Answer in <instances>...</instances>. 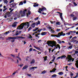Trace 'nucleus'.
<instances>
[{
    "mask_svg": "<svg viewBox=\"0 0 78 78\" xmlns=\"http://www.w3.org/2000/svg\"><path fill=\"white\" fill-rule=\"evenodd\" d=\"M61 59V56H59L56 59V60H58V59Z\"/></svg>",
    "mask_w": 78,
    "mask_h": 78,
    "instance_id": "36",
    "label": "nucleus"
},
{
    "mask_svg": "<svg viewBox=\"0 0 78 78\" xmlns=\"http://www.w3.org/2000/svg\"><path fill=\"white\" fill-rule=\"evenodd\" d=\"M56 24L57 25H61V23H60V22H56Z\"/></svg>",
    "mask_w": 78,
    "mask_h": 78,
    "instance_id": "29",
    "label": "nucleus"
},
{
    "mask_svg": "<svg viewBox=\"0 0 78 78\" xmlns=\"http://www.w3.org/2000/svg\"><path fill=\"white\" fill-rule=\"evenodd\" d=\"M38 19H39V17H37V18H35L34 19V20H38Z\"/></svg>",
    "mask_w": 78,
    "mask_h": 78,
    "instance_id": "43",
    "label": "nucleus"
},
{
    "mask_svg": "<svg viewBox=\"0 0 78 78\" xmlns=\"http://www.w3.org/2000/svg\"><path fill=\"white\" fill-rule=\"evenodd\" d=\"M72 47H73V45H71L70 46H69V48L70 49H71V48H72Z\"/></svg>",
    "mask_w": 78,
    "mask_h": 78,
    "instance_id": "35",
    "label": "nucleus"
},
{
    "mask_svg": "<svg viewBox=\"0 0 78 78\" xmlns=\"http://www.w3.org/2000/svg\"><path fill=\"white\" fill-rule=\"evenodd\" d=\"M11 32V30H9V31H8L7 32H5V34H8V33H9Z\"/></svg>",
    "mask_w": 78,
    "mask_h": 78,
    "instance_id": "22",
    "label": "nucleus"
},
{
    "mask_svg": "<svg viewBox=\"0 0 78 78\" xmlns=\"http://www.w3.org/2000/svg\"><path fill=\"white\" fill-rule=\"evenodd\" d=\"M24 27V26L23 25H21L20 26H19L18 27H17V29H18V30H22L23 29Z\"/></svg>",
    "mask_w": 78,
    "mask_h": 78,
    "instance_id": "6",
    "label": "nucleus"
},
{
    "mask_svg": "<svg viewBox=\"0 0 78 78\" xmlns=\"http://www.w3.org/2000/svg\"><path fill=\"white\" fill-rule=\"evenodd\" d=\"M34 5H33L34 7H37V6H39V5L38 4H37L36 3H34Z\"/></svg>",
    "mask_w": 78,
    "mask_h": 78,
    "instance_id": "11",
    "label": "nucleus"
},
{
    "mask_svg": "<svg viewBox=\"0 0 78 78\" xmlns=\"http://www.w3.org/2000/svg\"><path fill=\"white\" fill-rule=\"evenodd\" d=\"M69 28H70V27L68 28L67 29H66L65 30V31H68V30H69Z\"/></svg>",
    "mask_w": 78,
    "mask_h": 78,
    "instance_id": "45",
    "label": "nucleus"
},
{
    "mask_svg": "<svg viewBox=\"0 0 78 78\" xmlns=\"http://www.w3.org/2000/svg\"><path fill=\"white\" fill-rule=\"evenodd\" d=\"M70 62H71V60H72V61H74V58H70Z\"/></svg>",
    "mask_w": 78,
    "mask_h": 78,
    "instance_id": "24",
    "label": "nucleus"
},
{
    "mask_svg": "<svg viewBox=\"0 0 78 78\" xmlns=\"http://www.w3.org/2000/svg\"><path fill=\"white\" fill-rule=\"evenodd\" d=\"M28 67V66L26 65L24 66L22 68L23 70H25V69H27V67Z\"/></svg>",
    "mask_w": 78,
    "mask_h": 78,
    "instance_id": "14",
    "label": "nucleus"
},
{
    "mask_svg": "<svg viewBox=\"0 0 78 78\" xmlns=\"http://www.w3.org/2000/svg\"><path fill=\"white\" fill-rule=\"evenodd\" d=\"M46 73V71L44 70L41 73H42V74H44V73Z\"/></svg>",
    "mask_w": 78,
    "mask_h": 78,
    "instance_id": "33",
    "label": "nucleus"
},
{
    "mask_svg": "<svg viewBox=\"0 0 78 78\" xmlns=\"http://www.w3.org/2000/svg\"><path fill=\"white\" fill-rule=\"evenodd\" d=\"M4 3H6V4H7L8 3V1L7 0H5Z\"/></svg>",
    "mask_w": 78,
    "mask_h": 78,
    "instance_id": "34",
    "label": "nucleus"
},
{
    "mask_svg": "<svg viewBox=\"0 0 78 78\" xmlns=\"http://www.w3.org/2000/svg\"><path fill=\"white\" fill-rule=\"evenodd\" d=\"M54 42L55 41H48L47 44H48V46H50L51 47V45L54 44Z\"/></svg>",
    "mask_w": 78,
    "mask_h": 78,
    "instance_id": "5",
    "label": "nucleus"
},
{
    "mask_svg": "<svg viewBox=\"0 0 78 78\" xmlns=\"http://www.w3.org/2000/svg\"><path fill=\"white\" fill-rule=\"evenodd\" d=\"M20 3L19 4V5H23V2H20Z\"/></svg>",
    "mask_w": 78,
    "mask_h": 78,
    "instance_id": "26",
    "label": "nucleus"
},
{
    "mask_svg": "<svg viewBox=\"0 0 78 78\" xmlns=\"http://www.w3.org/2000/svg\"><path fill=\"white\" fill-rule=\"evenodd\" d=\"M0 39H2V40L3 41L4 40V37H0Z\"/></svg>",
    "mask_w": 78,
    "mask_h": 78,
    "instance_id": "50",
    "label": "nucleus"
},
{
    "mask_svg": "<svg viewBox=\"0 0 78 78\" xmlns=\"http://www.w3.org/2000/svg\"><path fill=\"white\" fill-rule=\"evenodd\" d=\"M27 11V10L25 9L23 11V14L21 15V16H25V14H26V11Z\"/></svg>",
    "mask_w": 78,
    "mask_h": 78,
    "instance_id": "7",
    "label": "nucleus"
},
{
    "mask_svg": "<svg viewBox=\"0 0 78 78\" xmlns=\"http://www.w3.org/2000/svg\"><path fill=\"white\" fill-rule=\"evenodd\" d=\"M28 14L29 15H30V14H31V12H30V10H29L28 11Z\"/></svg>",
    "mask_w": 78,
    "mask_h": 78,
    "instance_id": "38",
    "label": "nucleus"
},
{
    "mask_svg": "<svg viewBox=\"0 0 78 78\" xmlns=\"http://www.w3.org/2000/svg\"><path fill=\"white\" fill-rule=\"evenodd\" d=\"M48 29H49V30H51V29H52V28L51 27H48Z\"/></svg>",
    "mask_w": 78,
    "mask_h": 78,
    "instance_id": "37",
    "label": "nucleus"
},
{
    "mask_svg": "<svg viewBox=\"0 0 78 78\" xmlns=\"http://www.w3.org/2000/svg\"><path fill=\"white\" fill-rule=\"evenodd\" d=\"M76 41H77L76 40H73V43H75V42H76Z\"/></svg>",
    "mask_w": 78,
    "mask_h": 78,
    "instance_id": "52",
    "label": "nucleus"
},
{
    "mask_svg": "<svg viewBox=\"0 0 78 78\" xmlns=\"http://www.w3.org/2000/svg\"><path fill=\"white\" fill-rule=\"evenodd\" d=\"M38 25L41 24V23L40 22V21H38Z\"/></svg>",
    "mask_w": 78,
    "mask_h": 78,
    "instance_id": "53",
    "label": "nucleus"
},
{
    "mask_svg": "<svg viewBox=\"0 0 78 78\" xmlns=\"http://www.w3.org/2000/svg\"><path fill=\"white\" fill-rule=\"evenodd\" d=\"M34 63H35V60L33 59L30 62V64H34Z\"/></svg>",
    "mask_w": 78,
    "mask_h": 78,
    "instance_id": "15",
    "label": "nucleus"
},
{
    "mask_svg": "<svg viewBox=\"0 0 78 78\" xmlns=\"http://www.w3.org/2000/svg\"><path fill=\"white\" fill-rule=\"evenodd\" d=\"M32 50H33V48H30L29 49V51H30V52H31L32 51Z\"/></svg>",
    "mask_w": 78,
    "mask_h": 78,
    "instance_id": "44",
    "label": "nucleus"
},
{
    "mask_svg": "<svg viewBox=\"0 0 78 78\" xmlns=\"http://www.w3.org/2000/svg\"><path fill=\"white\" fill-rule=\"evenodd\" d=\"M17 38H21L22 39H25V37H22L20 36H16L15 37H8V38L6 39V40L8 41V40H11V39H16Z\"/></svg>",
    "mask_w": 78,
    "mask_h": 78,
    "instance_id": "1",
    "label": "nucleus"
},
{
    "mask_svg": "<svg viewBox=\"0 0 78 78\" xmlns=\"http://www.w3.org/2000/svg\"><path fill=\"white\" fill-rule=\"evenodd\" d=\"M77 19V18L76 17H74L73 18V20L74 21L76 20V19Z\"/></svg>",
    "mask_w": 78,
    "mask_h": 78,
    "instance_id": "28",
    "label": "nucleus"
},
{
    "mask_svg": "<svg viewBox=\"0 0 78 78\" xmlns=\"http://www.w3.org/2000/svg\"><path fill=\"white\" fill-rule=\"evenodd\" d=\"M23 3H24V4H25V3H27V1H24V2H23Z\"/></svg>",
    "mask_w": 78,
    "mask_h": 78,
    "instance_id": "62",
    "label": "nucleus"
},
{
    "mask_svg": "<svg viewBox=\"0 0 78 78\" xmlns=\"http://www.w3.org/2000/svg\"><path fill=\"white\" fill-rule=\"evenodd\" d=\"M14 5H12V7H14V6H16V4L15 3H14Z\"/></svg>",
    "mask_w": 78,
    "mask_h": 78,
    "instance_id": "49",
    "label": "nucleus"
},
{
    "mask_svg": "<svg viewBox=\"0 0 78 78\" xmlns=\"http://www.w3.org/2000/svg\"><path fill=\"white\" fill-rule=\"evenodd\" d=\"M55 22H56V21H53L51 23H55Z\"/></svg>",
    "mask_w": 78,
    "mask_h": 78,
    "instance_id": "57",
    "label": "nucleus"
},
{
    "mask_svg": "<svg viewBox=\"0 0 78 78\" xmlns=\"http://www.w3.org/2000/svg\"><path fill=\"white\" fill-rule=\"evenodd\" d=\"M51 37H57L58 36L57 35H51Z\"/></svg>",
    "mask_w": 78,
    "mask_h": 78,
    "instance_id": "21",
    "label": "nucleus"
},
{
    "mask_svg": "<svg viewBox=\"0 0 78 78\" xmlns=\"http://www.w3.org/2000/svg\"><path fill=\"white\" fill-rule=\"evenodd\" d=\"M10 13H10V12H7L5 14V15H7L8 17H10V15H9V14H10Z\"/></svg>",
    "mask_w": 78,
    "mask_h": 78,
    "instance_id": "18",
    "label": "nucleus"
},
{
    "mask_svg": "<svg viewBox=\"0 0 78 78\" xmlns=\"http://www.w3.org/2000/svg\"><path fill=\"white\" fill-rule=\"evenodd\" d=\"M37 69V67H30L29 68V70H33V69Z\"/></svg>",
    "mask_w": 78,
    "mask_h": 78,
    "instance_id": "12",
    "label": "nucleus"
},
{
    "mask_svg": "<svg viewBox=\"0 0 78 78\" xmlns=\"http://www.w3.org/2000/svg\"><path fill=\"white\" fill-rule=\"evenodd\" d=\"M56 76H57V75H56V74H53L52 76V77L55 78V77H56Z\"/></svg>",
    "mask_w": 78,
    "mask_h": 78,
    "instance_id": "27",
    "label": "nucleus"
},
{
    "mask_svg": "<svg viewBox=\"0 0 78 78\" xmlns=\"http://www.w3.org/2000/svg\"><path fill=\"white\" fill-rule=\"evenodd\" d=\"M36 23H33L32 25V27L33 28H34L35 27V26H36Z\"/></svg>",
    "mask_w": 78,
    "mask_h": 78,
    "instance_id": "19",
    "label": "nucleus"
},
{
    "mask_svg": "<svg viewBox=\"0 0 78 78\" xmlns=\"http://www.w3.org/2000/svg\"><path fill=\"white\" fill-rule=\"evenodd\" d=\"M62 41H59L58 42V44H61Z\"/></svg>",
    "mask_w": 78,
    "mask_h": 78,
    "instance_id": "46",
    "label": "nucleus"
},
{
    "mask_svg": "<svg viewBox=\"0 0 78 78\" xmlns=\"http://www.w3.org/2000/svg\"><path fill=\"white\" fill-rule=\"evenodd\" d=\"M39 29V27H35V29L37 31L38 29Z\"/></svg>",
    "mask_w": 78,
    "mask_h": 78,
    "instance_id": "56",
    "label": "nucleus"
},
{
    "mask_svg": "<svg viewBox=\"0 0 78 78\" xmlns=\"http://www.w3.org/2000/svg\"><path fill=\"white\" fill-rule=\"evenodd\" d=\"M34 47L36 48V49H37V50H41V49L40 48H39L38 47H36L35 46H34Z\"/></svg>",
    "mask_w": 78,
    "mask_h": 78,
    "instance_id": "16",
    "label": "nucleus"
},
{
    "mask_svg": "<svg viewBox=\"0 0 78 78\" xmlns=\"http://www.w3.org/2000/svg\"><path fill=\"white\" fill-rule=\"evenodd\" d=\"M31 29H32V27H30L29 28L28 31H30V30H31Z\"/></svg>",
    "mask_w": 78,
    "mask_h": 78,
    "instance_id": "32",
    "label": "nucleus"
},
{
    "mask_svg": "<svg viewBox=\"0 0 78 78\" xmlns=\"http://www.w3.org/2000/svg\"><path fill=\"white\" fill-rule=\"evenodd\" d=\"M23 64H20V67H22V66H23Z\"/></svg>",
    "mask_w": 78,
    "mask_h": 78,
    "instance_id": "61",
    "label": "nucleus"
},
{
    "mask_svg": "<svg viewBox=\"0 0 78 78\" xmlns=\"http://www.w3.org/2000/svg\"><path fill=\"white\" fill-rule=\"evenodd\" d=\"M70 16L71 17H75V15H73V14H71L70 15Z\"/></svg>",
    "mask_w": 78,
    "mask_h": 78,
    "instance_id": "39",
    "label": "nucleus"
},
{
    "mask_svg": "<svg viewBox=\"0 0 78 78\" xmlns=\"http://www.w3.org/2000/svg\"><path fill=\"white\" fill-rule=\"evenodd\" d=\"M70 75H71V76H73V73H71L70 74Z\"/></svg>",
    "mask_w": 78,
    "mask_h": 78,
    "instance_id": "63",
    "label": "nucleus"
},
{
    "mask_svg": "<svg viewBox=\"0 0 78 78\" xmlns=\"http://www.w3.org/2000/svg\"><path fill=\"white\" fill-rule=\"evenodd\" d=\"M60 15V17L62 21H63V22H64V21H63V18H62V13H59Z\"/></svg>",
    "mask_w": 78,
    "mask_h": 78,
    "instance_id": "10",
    "label": "nucleus"
},
{
    "mask_svg": "<svg viewBox=\"0 0 78 78\" xmlns=\"http://www.w3.org/2000/svg\"><path fill=\"white\" fill-rule=\"evenodd\" d=\"M51 31L52 33H55L54 32H55V30L53 29H51Z\"/></svg>",
    "mask_w": 78,
    "mask_h": 78,
    "instance_id": "25",
    "label": "nucleus"
},
{
    "mask_svg": "<svg viewBox=\"0 0 78 78\" xmlns=\"http://www.w3.org/2000/svg\"><path fill=\"white\" fill-rule=\"evenodd\" d=\"M41 34L42 35V36H44V35H46V34H47V32H42L41 33Z\"/></svg>",
    "mask_w": 78,
    "mask_h": 78,
    "instance_id": "13",
    "label": "nucleus"
},
{
    "mask_svg": "<svg viewBox=\"0 0 78 78\" xmlns=\"http://www.w3.org/2000/svg\"><path fill=\"white\" fill-rule=\"evenodd\" d=\"M42 6V8H40L38 10V12H39V13H42V12L41 11H42V12H44V11H47V9L44 7V6Z\"/></svg>",
    "mask_w": 78,
    "mask_h": 78,
    "instance_id": "2",
    "label": "nucleus"
},
{
    "mask_svg": "<svg viewBox=\"0 0 78 78\" xmlns=\"http://www.w3.org/2000/svg\"><path fill=\"white\" fill-rule=\"evenodd\" d=\"M37 32H38V33H39L41 31V30H38L37 31Z\"/></svg>",
    "mask_w": 78,
    "mask_h": 78,
    "instance_id": "64",
    "label": "nucleus"
},
{
    "mask_svg": "<svg viewBox=\"0 0 78 78\" xmlns=\"http://www.w3.org/2000/svg\"><path fill=\"white\" fill-rule=\"evenodd\" d=\"M52 58H53V59L54 60L55 59V55H54L53 56H52Z\"/></svg>",
    "mask_w": 78,
    "mask_h": 78,
    "instance_id": "55",
    "label": "nucleus"
},
{
    "mask_svg": "<svg viewBox=\"0 0 78 78\" xmlns=\"http://www.w3.org/2000/svg\"><path fill=\"white\" fill-rule=\"evenodd\" d=\"M30 23L28 22H26L25 23H23L21 24V25H23V26H27L28 27H30Z\"/></svg>",
    "mask_w": 78,
    "mask_h": 78,
    "instance_id": "3",
    "label": "nucleus"
},
{
    "mask_svg": "<svg viewBox=\"0 0 78 78\" xmlns=\"http://www.w3.org/2000/svg\"><path fill=\"white\" fill-rule=\"evenodd\" d=\"M52 70L53 72H55V71L56 70V68H55L53 69Z\"/></svg>",
    "mask_w": 78,
    "mask_h": 78,
    "instance_id": "31",
    "label": "nucleus"
},
{
    "mask_svg": "<svg viewBox=\"0 0 78 78\" xmlns=\"http://www.w3.org/2000/svg\"><path fill=\"white\" fill-rule=\"evenodd\" d=\"M73 4L75 5V6H77V4H76V3L73 2Z\"/></svg>",
    "mask_w": 78,
    "mask_h": 78,
    "instance_id": "47",
    "label": "nucleus"
},
{
    "mask_svg": "<svg viewBox=\"0 0 78 78\" xmlns=\"http://www.w3.org/2000/svg\"><path fill=\"white\" fill-rule=\"evenodd\" d=\"M43 58H44V60L45 61H46L47 60V56H46L45 57H44Z\"/></svg>",
    "mask_w": 78,
    "mask_h": 78,
    "instance_id": "23",
    "label": "nucleus"
},
{
    "mask_svg": "<svg viewBox=\"0 0 78 78\" xmlns=\"http://www.w3.org/2000/svg\"><path fill=\"white\" fill-rule=\"evenodd\" d=\"M57 47L59 49H60L61 48V47H60V45L59 44H57Z\"/></svg>",
    "mask_w": 78,
    "mask_h": 78,
    "instance_id": "30",
    "label": "nucleus"
},
{
    "mask_svg": "<svg viewBox=\"0 0 78 78\" xmlns=\"http://www.w3.org/2000/svg\"><path fill=\"white\" fill-rule=\"evenodd\" d=\"M19 34H19V33H16L15 36H17V35H19Z\"/></svg>",
    "mask_w": 78,
    "mask_h": 78,
    "instance_id": "59",
    "label": "nucleus"
},
{
    "mask_svg": "<svg viewBox=\"0 0 78 78\" xmlns=\"http://www.w3.org/2000/svg\"><path fill=\"white\" fill-rule=\"evenodd\" d=\"M65 35H66V33L64 34V33H63V32L62 31L61 32L59 33L57 35L58 36L57 37H60V36H65Z\"/></svg>",
    "mask_w": 78,
    "mask_h": 78,
    "instance_id": "4",
    "label": "nucleus"
},
{
    "mask_svg": "<svg viewBox=\"0 0 78 78\" xmlns=\"http://www.w3.org/2000/svg\"><path fill=\"white\" fill-rule=\"evenodd\" d=\"M58 74H59V75H63L64 73L62 72H59V73H58Z\"/></svg>",
    "mask_w": 78,
    "mask_h": 78,
    "instance_id": "20",
    "label": "nucleus"
},
{
    "mask_svg": "<svg viewBox=\"0 0 78 78\" xmlns=\"http://www.w3.org/2000/svg\"><path fill=\"white\" fill-rule=\"evenodd\" d=\"M6 10H7V8H5V9H3V12H4V11H5Z\"/></svg>",
    "mask_w": 78,
    "mask_h": 78,
    "instance_id": "40",
    "label": "nucleus"
},
{
    "mask_svg": "<svg viewBox=\"0 0 78 78\" xmlns=\"http://www.w3.org/2000/svg\"><path fill=\"white\" fill-rule=\"evenodd\" d=\"M17 22H15L12 25V27H13V28H15L17 26Z\"/></svg>",
    "mask_w": 78,
    "mask_h": 78,
    "instance_id": "8",
    "label": "nucleus"
},
{
    "mask_svg": "<svg viewBox=\"0 0 78 78\" xmlns=\"http://www.w3.org/2000/svg\"><path fill=\"white\" fill-rule=\"evenodd\" d=\"M56 41H54V44H52L51 45V47L52 48L53 47V46L55 47H57V45H56Z\"/></svg>",
    "mask_w": 78,
    "mask_h": 78,
    "instance_id": "9",
    "label": "nucleus"
},
{
    "mask_svg": "<svg viewBox=\"0 0 78 78\" xmlns=\"http://www.w3.org/2000/svg\"><path fill=\"white\" fill-rule=\"evenodd\" d=\"M66 34H68V35H70V32H68L66 33Z\"/></svg>",
    "mask_w": 78,
    "mask_h": 78,
    "instance_id": "51",
    "label": "nucleus"
},
{
    "mask_svg": "<svg viewBox=\"0 0 78 78\" xmlns=\"http://www.w3.org/2000/svg\"><path fill=\"white\" fill-rule=\"evenodd\" d=\"M14 2V0H11L9 2V3H11L13 2Z\"/></svg>",
    "mask_w": 78,
    "mask_h": 78,
    "instance_id": "41",
    "label": "nucleus"
},
{
    "mask_svg": "<svg viewBox=\"0 0 78 78\" xmlns=\"http://www.w3.org/2000/svg\"><path fill=\"white\" fill-rule=\"evenodd\" d=\"M42 41V40H39L37 41V42H41Z\"/></svg>",
    "mask_w": 78,
    "mask_h": 78,
    "instance_id": "60",
    "label": "nucleus"
},
{
    "mask_svg": "<svg viewBox=\"0 0 78 78\" xmlns=\"http://www.w3.org/2000/svg\"><path fill=\"white\" fill-rule=\"evenodd\" d=\"M61 59H65L66 58V56L65 55H62L61 56Z\"/></svg>",
    "mask_w": 78,
    "mask_h": 78,
    "instance_id": "17",
    "label": "nucleus"
},
{
    "mask_svg": "<svg viewBox=\"0 0 78 78\" xmlns=\"http://www.w3.org/2000/svg\"><path fill=\"white\" fill-rule=\"evenodd\" d=\"M77 77H78V73H77L76 75V76L74 77L73 78H77Z\"/></svg>",
    "mask_w": 78,
    "mask_h": 78,
    "instance_id": "42",
    "label": "nucleus"
},
{
    "mask_svg": "<svg viewBox=\"0 0 78 78\" xmlns=\"http://www.w3.org/2000/svg\"><path fill=\"white\" fill-rule=\"evenodd\" d=\"M10 55L12 56L13 58H14V57H15V55H13L12 54H11Z\"/></svg>",
    "mask_w": 78,
    "mask_h": 78,
    "instance_id": "48",
    "label": "nucleus"
},
{
    "mask_svg": "<svg viewBox=\"0 0 78 78\" xmlns=\"http://www.w3.org/2000/svg\"><path fill=\"white\" fill-rule=\"evenodd\" d=\"M61 31V29H57V31Z\"/></svg>",
    "mask_w": 78,
    "mask_h": 78,
    "instance_id": "58",
    "label": "nucleus"
},
{
    "mask_svg": "<svg viewBox=\"0 0 78 78\" xmlns=\"http://www.w3.org/2000/svg\"><path fill=\"white\" fill-rule=\"evenodd\" d=\"M75 53H76V54H77L78 53V51H75Z\"/></svg>",
    "mask_w": 78,
    "mask_h": 78,
    "instance_id": "54",
    "label": "nucleus"
}]
</instances>
